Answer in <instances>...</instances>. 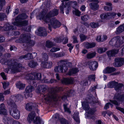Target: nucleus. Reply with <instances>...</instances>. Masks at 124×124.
Listing matches in <instances>:
<instances>
[{"mask_svg": "<svg viewBox=\"0 0 124 124\" xmlns=\"http://www.w3.org/2000/svg\"><path fill=\"white\" fill-rule=\"evenodd\" d=\"M33 107V104L31 103H29L26 104L25 109L28 111H30L31 110Z\"/></svg>", "mask_w": 124, "mask_h": 124, "instance_id": "obj_32", "label": "nucleus"}, {"mask_svg": "<svg viewBox=\"0 0 124 124\" xmlns=\"http://www.w3.org/2000/svg\"><path fill=\"white\" fill-rule=\"evenodd\" d=\"M68 105V104H63V107L65 111L69 113H71V111H70L69 108L67 107V106Z\"/></svg>", "mask_w": 124, "mask_h": 124, "instance_id": "obj_42", "label": "nucleus"}, {"mask_svg": "<svg viewBox=\"0 0 124 124\" xmlns=\"http://www.w3.org/2000/svg\"><path fill=\"white\" fill-rule=\"evenodd\" d=\"M63 90V89L61 87L52 88L47 95H44V99L46 101H51L53 100L56 101L58 97L56 93L59 91Z\"/></svg>", "mask_w": 124, "mask_h": 124, "instance_id": "obj_4", "label": "nucleus"}, {"mask_svg": "<svg viewBox=\"0 0 124 124\" xmlns=\"http://www.w3.org/2000/svg\"><path fill=\"white\" fill-rule=\"evenodd\" d=\"M98 2V1L96 0L94 2L91 4V7L92 9L94 10H96L98 8L99 6L97 4Z\"/></svg>", "mask_w": 124, "mask_h": 124, "instance_id": "obj_24", "label": "nucleus"}, {"mask_svg": "<svg viewBox=\"0 0 124 124\" xmlns=\"http://www.w3.org/2000/svg\"><path fill=\"white\" fill-rule=\"evenodd\" d=\"M0 62L2 64L5 63L6 64H8L9 68L11 70V72L13 73L20 71L24 69V67L22 66L21 64L17 63L16 62L12 63L11 61H8L7 62H5V60L3 59L0 60ZM9 69H5V71L7 73H8Z\"/></svg>", "mask_w": 124, "mask_h": 124, "instance_id": "obj_3", "label": "nucleus"}, {"mask_svg": "<svg viewBox=\"0 0 124 124\" xmlns=\"http://www.w3.org/2000/svg\"><path fill=\"white\" fill-rule=\"evenodd\" d=\"M124 63V59L123 58H116L115 59L114 65L116 67L122 66Z\"/></svg>", "mask_w": 124, "mask_h": 124, "instance_id": "obj_12", "label": "nucleus"}, {"mask_svg": "<svg viewBox=\"0 0 124 124\" xmlns=\"http://www.w3.org/2000/svg\"><path fill=\"white\" fill-rule=\"evenodd\" d=\"M114 99L119 102L124 101V94L120 95L119 93H116L114 95Z\"/></svg>", "mask_w": 124, "mask_h": 124, "instance_id": "obj_15", "label": "nucleus"}, {"mask_svg": "<svg viewBox=\"0 0 124 124\" xmlns=\"http://www.w3.org/2000/svg\"><path fill=\"white\" fill-rule=\"evenodd\" d=\"M82 104L83 106L84 109L86 110V112H87L88 114L93 115L95 112L96 110L95 108H90L88 107V106L87 104H86V106L87 107H86L85 106H84V105L83 104Z\"/></svg>", "mask_w": 124, "mask_h": 124, "instance_id": "obj_18", "label": "nucleus"}, {"mask_svg": "<svg viewBox=\"0 0 124 124\" xmlns=\"http://www.w3.org/2000/svg\"><path fill=\"white\" fill-rule=\"evenodd\" d=\"M108 13L106 14H101L100 16V18L102 19H108L109 16L107 15V14Z\"/></svg>", "mask_w": 124, "mask_h": 124, "instance_id": "obj_38", "label": "nucleus"}, {"mask_svg": "<svg viewBox=\"0 0 124 124\" xmlns=\"http://www.w3.org/2000/svg\"><path fill=\"white\" fill-rule=\"evenodd\" d=\"M88 64L89 68L92 70H95L98 66V63L95 61L89 62L88 63Z\"/></svg>", "mask_w": 124, "mask_h": 124, "instance_id": "obj_14", "label": "nucleus"}, {"mask_svg": "<svg viewBox=\"0 0 124 124\" xmlns=\"http://www.w3.org/2000/svg\"><path fill=\"white\" fill-rule=\"evenodd\" d=\"M106 5L109 6V7L106 6L104 7V9L105 10L107 11L111 10L112 9V7H111L112 4L109 2H107L106 3Z\"/></svg>", "mask_w": 124, "mask_h": 124, "instance_id": "obj_30", "label": "nucleus"}, {"mask_svg": "<svg viewBox=\"0 0 124 124\" xmlns=\"http://www.w3.org/2000/svg\"><path fill=\"white\" fill-rule=\"evenodd\" d=\"M23 96L20 94H18L17 95H14L11 96L10 97L9 99L7 101V103L9 101H11V102H14V103H15V102L16 101L17 99L19 100H21L23 98Z\"/></svg>", "mask_w": 124, "mask_h": 124, "instance_id": "obj_10", "label": "nucleus"}, {"mask_svg": "<svg viewBox=\"0 0 124 124\" xmlns=\"http://www.w3.org/2000/svg\"><path fill=\"white\" fill-rule=\"evenodd\" d=\"M107 15L109 16V17H113V18L116 17V14L115 13H108L107 14Z\"/></svg>", "mask_w": 124, "mask_h": 124, "instance_id": "obj_45", "label": "nucleus"}, {"mask_svg": "<svg viewBox=\"0 0 124 124\" xmlns=\"http://www.w3.org/2000/svg\"><path fill=\"white\" fill-rule=\"evenodd\" d=\"M39 33L40 36H46L47 35V33L45 30L44 29L41 31L40 32L39 31Z\"/></svg>", "mask_w": 124, "mask_h": 124, "instance_id": "obj_46", "label": "nucleus"}, {"mask_svg": "<svg viewBox=\"0 0 124 124\" xmlns=\"http://www.w3.org/2000/svg\"><path fill=\"white\" fill-rule=\"evenodd\" d=\"M10 93V89H9L8 90L4 91L3 94L4 95H7L9 94Z\"/></svg>", "mask_w": 124, "mask_h": 124, "instance_id": "obj_61", "label": "nucleus"}, {"mask_svg": "<svg viewBox=\"0 0 124 124\" xmlns=\"http://www.w3.org/2000/svg\"><path fill=\"white\" fill-rule=\"evenodd\" d=\"M73 81V78H63L61 82L62 84L67 85L72 83Z\"/></svg>", "mask_w": 124, "mask_h": 124, "instance_id": "obj_19", "label": "nucleus"}, {"mask_svg": "<svg viewBox=\"0 0 124 124\" xmlns=\"http://www.w3.org/2000/svg\"><path fill=\"white\" fill-rule=\"evenodd\" d=\"M96 52H93L88 54L87 55V57L88 58L91 59L94 57L96 55Z\"/></svg>", "mask_w": 124, "mask_h": 124, "instance_id": "obj_34", "label": "nucleus"}, {"mask_svg": "<svg viewBox=\"0 0 124 124\" xmlns=\"http://www.w3.org/2000/svg\"><path fill=\"white\" fill-rule=\"evenodd\" d=\"M52 63L51 62H45L42 63L41 66L44 68H50L52 66Z\"/></svg>", "mask_w": 124, "mask_h": 124, "instance_id": "obj_23", "label": "nucleus"}, {"mask_svg": "<svg viewBox=\"0 0 124 124\" xmlns=\"http://www.w3.org/2000/svg\"><path fill=\"white\" fill-rule=\"evenodd\" d=\"M53 118L56 121H58L59 119V115L58 114H56L53 116Z\"/></svg>", "mask_w": 124, "mask_h": 124, "instance_id": "obj_53", "label": "nucleus"}, {"mask_svg": "<svg viewBox=\"0 0 124 124\" xmlns=\"http://www.w3.org/2000/svg\"><path fill=\"white\" fill-rule=\"evenodd\" d=\"M16 85L17 87L19 89H23L25 87V85L20 81L16 84Z\"/></svg>", "mask_w": 124, "mask_h": 124, "instance_id": "obj_28", "label": "nucleus"}, {"mask_svg": "<svg viewBox=\"0 0 124 124\" xmlns=\"http://www.w3.org/2000/svg\"><path fill=\"white\" fill-rule=\"evenodd\" d=\"M60 120L62 124H69L67 121L63 118L61 119Z\"/></svg>", "mask_w": 124, "mask_h": 124, "instance_id": "obj_49", "label": "nucleus"}, {"mask_svg": "<svg viewBox=\"0 0 124 124\" xmlns=\"http://www.w3.org/2000/svg\"><path fill=\"white\" fill-rule=\"evenodd\" d=\"M42 57L43 59H44L45 60H47L48 59V56L46 54L44 53L42 54Z\"/></svg>", "mask_w": 124, "mask_h": 124, "instance_id": "obj_62", "label": "nucleus"}, {"mask_svg": "<svg viewBox=\"0 0 124 124\" xmlns=\"http://www.w3.org/2000/svg\"><path fill=\"white\" fill-rule=\"evenodd\" d=\"M90 25L92 28H96L99 26V24L98 23L93 22L90 23Z\"/></svg>", "mask_w": 124, "mask_h": 124, "instance_id": "obj_40", "label": "nucleus"}, {"mask_svg": "<svg viewBox=\"0 0 124 124\" xmlns=\"http://www.w3.org/2000/svg\"><path fill=\"white\" fill-rule=\"evenodd\" d=\"M59 50L60 48H59L53 47L50 50V51L52 52H54Z\"/></svg>", "mask_w": 124, "mask_h": 124, "instance_id": "obj_57", "label": "nucleus"}, {"mask_svg": "<svg viewBox=\"0 0 124 124\" xmlns=\"http://www.w3.org/2000/svg\"><path fill=\"white\" fill-rule=\"evenodd\" d=\"M107 86L108 88H112L115 86V88L117 92H119L124 86V85L122 83H118L117 82L113 81L109 82Z\"/></svg>", "mask_w": 124, "mask_h": 124, "instance_id": "obj_8", "label": "nucleus"}, {"mask_svg": "<svg viewBox=\"0 0 124 124\" xmlns=\"http://www.w3.org/2000/svg\"><path fill=\"white\" fill-rule=\"evenodd\" d=\"M106 50L105 48H100L98 49L97 51L99 53H101L105 52Z\"/></svg>", "mask_w": 124, "mask_h": 124, "instance_id": "obj_43", "label": "nucleus"}, {"mask_svg": "<svg viewBox=\"0 0 124 124\" xmlns=\"http://www.w3.org/2000/svg\"><path fill=\"white\" fill-rule=\"evenodd\" d=\"M39 79L40 80L42 83H50V80L46 79V78H39Z\"/></svg>", "mask_w": 124, "mask_h": 124, "instance_id": "obj_39", "label": "nucleus"}, {"mask_svg": "<svg viewBox=\"0 0 124 124\" xmlns=\"http://www.w3.org/2000/svg\"><path fill=\"white\" fill-rule=\"evenodd\" d=\"M3 88H4L5 89L9 85V83H7L6 82H4L3 83Z\"/></svg>", "mask_w": 124, "mask_h": 124, "instance_id": "obj_58", "label": "nucleus"}, {"mask_svg": "<svg viewBox=\"0 0 124 124\" xmlns=\"http://www.w3.org/2000/svg\"><path fill=\"white\" fill-rule=\"evenodd\" d=\"M96 40L98 42L101 41V36H98L96 38Z\"/></svg>", "mask_w": 124, "mask_h": 124, "instance_id": "obj_64", "label": "nucleus"}, {"mask_svg": "<svg viewBox=\"0 0 124 124\" xmlns=\"http://www.w3.org/2000/svg\"><path fill=\"white\" fill-rule=\"evenodd\" d=\"M80 84L83 86H86L88 85V82L86 80H84L80 82Z\"/></svg>", "mask_w": 124, "mask_h": 124, "instance_id": "obj_50", "label": "nucleus"}, {"mask_svg": "<svg viewBox=\"0 0 124 124\" xmlns=\"http://www.w3.org/2000/svg\"><path fill=\"white\" fill-rule=\"evenodd\" d=\"M32 78H29L28 80V82H29V84H31V83H33V84H34V85H35L34 84H36V83L33 80L34 79V78H33V79Z\"/></svg>", "mask_w": 124, "mask_h": 124, "instance_id": "obj_54", "label": "nucleus"}, {"mask_svg": "<svg viewBox=\"0 0 124 124\" xmlns=\"http://www.w3.org/2000/svg\"><path fill=\"white\" fill-rule=\"evenodd\" d=\"M101 42L105 41L107 38V36L105 35L101 36Z\"/></svg>", "mask_w": 124, "mask_h": 124, "instance_id": "obj_55", "label": "nucleus"}, {"mask_svg": "<svg viewBox=\"0 0 124 124\" xmlns=\"http://www.w3.org/2000/svg\"><path fill=\"white\" fill-rule=\"evenodd\" d=\"M0 114L4 115H6L7 114V111L5 108V105L3 103L0 105Z\"/></svg>", "mask_w": 124, "mask_h": 124, "instance_id": "obj_21", "label": "nucleus"}, {"mask_svg": "<svg viewBox=\"0 0 124 124\" xmlns=\"http://www.w3.org/2000/svg\"><path fill=\"white\" fill-rule=\"evenodd\" d=\"M116 108L118 110H119L121 111L124 114V109L123 108H121L118 106H116Z\"/></svg>", "mask_w": 124, "mask_h": 124, "instance_id": "obj_63", "label": "nucleus"}, {"mask_svg": "<svg viewBox=\"0 0 124 124\" xmlns=\"http://www.w3.org/2000/svg\"><path fill=\"white\" fill-rule=\"evenodd\" d=\"M74 91L73 90H70V91H67L66 93L68 97H69L73 96Z\"/></svg>", "mask_w": 124, "mask_h": 124, "instance_id": "obj_37", "label": "nucleus"}, {"mask_svg": "<svg viewBox=\"0 0 124 124\" xmlns=\"http://www.w3.org/2000/svg\"><path fill=\"white\" fill-rule=\"evenodd\" d=\"M80 37L81 41H83L86 38V37L83 34H81L80 35Z\"/></svg>", "mask_w": 124, "mask_h": 124, "instance_id": "obj_56", "label": "nucleus"}, {"mask_svg": "<svg viewBox=\"0 0 124 124\" xmlns=\"http://www.w3.org/2000/svg\"><path fill=\"white\" fill-rule=\"evenodd\" d=\"M87 98L88 100V101L90 103L93 102V103H95L94 101L95 98L94 97L92 94L88 95L87 96Z\"/></svg>", "mask_w": 124, "mask_h": 124, "instance_id": "obj_29", "label": "nucleus"}, {"mask_svg": "<svg viewBox=\"0 0 124 124\" xmlns=\"http://www.w3.org/2000/svg\"><path fill=\"white\" fill-rule=\"evenodd\" d=\"M97 87L96 86H95L93 87H90L89 91L90 92L94 91L95 90L96 88Z\"/></svg>", "mask_w": 124, "mask_h": 124, "instance_id": "obj_60", "label": "nucleus"}, {"mask_svg": "<svg viewBox=\"0 0 124 124\" xmlns=\"http://www.w3.org/2000/svg\"><path fill=\"white\" fill-rule=\"evenodd\" d=\"M25 42L27 43H29V44L31 46H33L34 45V42L32 40H30V37H28L27 38L26 40L25 41Z\"/></svg>", "mask_w": 124, "mask_h": 124, "instance_id": "obj_33", "label": "nucleus"}, {"mask_svg": "<svg viewBox=\"0 0 124 124\" xmlns=\"http://www.w3.org/2000/svg\"><path fill=\"white\" fill-rule=\"evenodd\" d=\"M109 101L111 103L117 106H119L120 104V103L115 100H110Z\"/></svg>", "mask_w": 124, "mask_h": 124, "instance_id": "obj_52", "label": "nucleus"}, {"mask_svg": "<svg viewBox=\"0 0 124 124\" xmlns=\"http://www.w3.org/2000/svg\"><path fill=\"white\" fill-rule=\"evenodd\" d=\"M5 16V15L4 13L0 14V20L3 21Z\"/></svg>", "mask_w": 124, "mask_h": 124, "instance_id": "obj_59", "label": "nucleus"}, {"mask_svg": "<svg viewBox=\"0 0 124 124\" xmlns=\"http://www.w3.org/2000/svg\"><path fill=\"white\" fill-rule=\"evenodd\" d=\"M45 12H42V16L40 18V20L42 19L46 23H48L49 29L51 31V27L54 28L59 27L61 26V24L59 22L54 18L50 19V17L52 16H57L58 14V11L57 9H53L49 13L45 14L43 17Z\"/></svg>", "mask_w": 124, "mask_h": 124, "instance_id": "obj_1", "label": "nucleus"}, {"mask_svg": "<svg viewBox=\"0 0 124 124\" xmlns=\"http://www.w3.org/2000/svg\"><path fill=\"white\" fill-rule=\"evenodd\" d=\"M37 55V54L35 52L33 53L32 54L28 53L25 55H23L20 57V59H24L26 60L35 58Z\"/></svg>", "mask_w": 124, "mask_h": 124, "instance_id": "obj_11", "label": "nucleus"}, {"mask_svg": "<svg viewBox=\"0 0 124 124\" xmlns=\"http://www.w3.org/2000/svg\"><path fill=\"white\" fill-rule=\"evenodd\" d=\"M79 113L78 112H75L73 115V118L77 123H79V118L78 117Z\"/></svg>", "mask_w": 124, "mask_h": 124, "instance_id": "obj_26", "label": "nucleus"}, {"mask_svg": "<svg viewBox=\"0 0 124 124\" xmlns=\"http://www.w3.org/2000/svg\"><path fill=\"white\" fill-rule=\"evenodd\" d=\"M27 17V16L25 14L19 15L16 19V21L14 23V25L19 27L27 25L28 23L27 21H22L21 19L26 18Z\"/></svg>", "mask_w": 124, "mask_h": 124, "instance_id": "obj_7", "label": "nucleus"}, {"mask_svg": "<svg viewBox=\"0 0 124 124\" xmlns=\"http://www.w3.org/2000/svg\"><path fill=\"white\" fill-rule=\"evenodd\" d=\"M27 77L29 78H41L42 74L40 73H37L34 72L27 75Z\"/></svg>", "mask_w": 124, "mask_h": 124, "instance_id": "obj_20", "label": "nucleus"}, {"mask_svg": "<svg viewBox=\"0 0 124 124\" xmlns=\"http://www.w3.org/2000/svg\"><path fill=\"white\" fill-rule=\"evenodd\" d=\"M85 47L87 48H93L94 47L96 44L95 43H89L88 42L85 43Z\"/></svg>", "mask_w": 124, "mask_h": 124, "instance_id": "obj_27", "label": "nucleus"}, {"mask_svg": "<svg viewBox=\"0 0 124 124\" xmlns=\"http://www.w3.org/2000/svg\"><path fill=\"white\" fill-rule=\"evenodd\" d=\"M81 18L83 21H86L89 19V17L88 15H85L83 16H82L81 17Z\"/></svg>", "mask_w": 124, "mask_h": 124, "instance_id": "obj_48", "label": "nucleus"}, {"mask_svg": "<svg viewBox=\"0 0 124 124\" xmlns=\"http://www.w3.org/2000/svg\"><path fill=\"white\" fill-rule=\"evenodd\" d=\"M124 37H120L117 36L112 39L110 41V44L111 45H114L116 50H113L107 52V54L109 57L113 56L116 54L118 52L119 50L123 45V41Z\"/></svg>", "mask_w": 124, "mask_h": 124, "instance_id": "obj_2", "label": "nucleus"}, {"mask_svg": "<svg viewBox=\"0 0 124 124\" xmlns=\"http://www.w3.org/2000/svg\"><path fill=\"white\" fill-rule=\"evenodd\" d=\"M73 13L75 14L76 15L78 16H80V12L79 11L76 9H75V10H73Z\"/></svg>", "mask_w": 124, "mask_h": 124, "instance_id": "obj_44", "label": "nucleus"}, {"mask_svg": "<svg viewBox=\"0 0 124 124\" xmlns=\"http://www.w3.org/2000/svg\"><path fill=\"white\" fill-rule=\"evenodd\" d=\"M34 90V87L32 86H27L26 88V93L24 94L25 97L26 98L31 97L32 96L31 92Z\"/></svg>", "mask_w": 124, "mask_h": 124, "instance_id": "obj_9", "label": "nucleus"}, {"mask_svg": "<svg viewBox=\"0 0 124 124\" xmlns=\"http://www.w3.org/2000/svg\"><path fill=\"white\" fill-rule=\"evenodd\" d=\"M35 116L36 114L35 112H32L29 114L27 117V120L29 123H30L32 121H33Z\"/></svg>", "mask_w": 124, "mask_h": 124, "instance_id": "obj_17", "label": "nucleus"}, {"mask_svg": "<svg viewBox=\"0 0 124 124\" xmlns=\"http://www.w3.org/2000/svg\"><path fill=\"white\" fill-rule=\"evenodd\" d=\"M79 71L78 70L77 68H73L69 71L67 75H71L76 74Z\"/></svg>", "mask_w": 124, "mask_h": 124, "instance_id": "obj_25", "label": "nucleus"}, {"mask_svg": "<svg viewBox=\"0 0 124 124\" xmlns=\"http://www.w3.org/2000/svg\"><path fill=\"white\" fill-rule=\"evenodd\" d=\"M61 65L56 67L54 70L56 72H65L68 70V67H70L72 65L71 63L68 62L64 61H62L60 62Z\"/></svg>", "mask_w": 124, "mask_h": 124, "instance_id": "obj_6", "label": "nucleus"}, {"mask_svg": "<svg viewBox=\"0 0 124 124\" xmlns=\"http://www.w3.org/2000/svg\"><path fill=\"white\" fill-rule=\"evenodd\" d=\"M52 43L49 41H47L46 42V46L48 48H50L53 46Z\"/></svg>", "mask_w": 124, "mask_h": 124, "instance_id": "obj_41", "label": "nucleus"}, {"mask_svg": "<svg viewBox=\"0 0 124 124\" xmlns=\"http://www.w3.org/2000/svg\"><path fill=\"white\" fill-rule=\"evenodd\" d=\"M11 101L8 102L7 104L11 107V110H9L10 114L13 117L16 119H19L20 118V112L17 109V106L14 102H11Z\"/></svg>", "mask_w": 124, "mask_h": 124, "instance_id": "obj_5", "label": "nucleus"}, {"mask_svg": "<svg viewBox=\"0 0 124 124\" xmlns=\"http://www.w3.org/2000/svg\"><path fill=\"white\" fill-rule=\"evenodd\" d=\"M48 88V87L45 85H39L38 86L36 91V92L38 93H40L41 91L44 93L45 92Z\"/></svg>", "mask_w": 124, "mask_h": 124, "instance_id": "obj_13", "label": "nucleus"}, {"mask_svg": "<svg viewBox=\"0 0 124 124\" xmlns=\"http://www.w3.org/2000/svg\"><path fill=\"white\" fill-rule=\"evenodd\" d=\"M38 65L37 63L33 61L31 62L28 64L29 66L33 68L35 67Z\"/></svg>", "mask_w": 124, "mask_h": 124, "instance_id": "obj_36", "label": "nucleus"}, {"mask_svg": "<svg viewBox=\"0 0 124 124\" xmlns=\"http://www.w3.org/2000/svg\"><path fill=\"white\" fill-rule=\"evenodd\" d=\"M115 70L113 67H107L103 70V72L104 73H109L114 71Z\"/></svg>", "mask_w": 124, "mask_h": 124, "instance_id": "obj_22", "label": "nucleus"}, {"mask_svg": "<svg viewBox=\"0 0 124 124\" xmlns=\"http://www.w3.org/2000/svg\"><path fill=\"white\" fill-rule=\"evenodd\" d=\"M51 55L52 57H58L62 56V55L60 53H58V54L53 53Z\"/></svg>", "mask_w": 124, "mask_h": 124, "instance_id": "obj_51", "label": "nucleus"}, {"mask_svg": "<svg viewBox=\"0 0 124 124\" xmlns=\"http://www.w3.org/2000/svg\"><path fill=\"white\" fill-rule=\"evenodd\" d=\"M124 31V23L118 27L116 30L117 33H120Z\"/></svg>", "mask_w": 124, "mask_h": 124, "instance_id": "obj_31", "label": "nucleus"}, {"mask_svg": "<svg viewBox=\"0 0 124 124\" xmlns=\"http://www.w3.org/2000/svg\"><path fill=\"white\" fill-rule=\"evenodd\" d=\"M33 122L35 124L40 123L41 124H43V122L42 123V122H41V120L39 117H36L35 119H34L33 120Z\"/></svg>", "mask_w": 124, "mask_h": 124, "instance_id": "obj_35", "label": "nucleus"}, {"mask_svg": "<svg viewBox=\"0 0 124 124\" xmlns=\"http://www.w3.org/2000/svg\"><path fill=\"white\" fill-rule=\"evenodd\" d=\"M13 121V119L11 117L4 116L3 118V121L6 124H11Z\"/></svg>", "mask_w": 124, "mask_h": 124, "instance_id": "obj_16", "label": "nucleus"}, {"mask_svg": "<svg viewBox=\"0 0 124 124\" xmlns=\"http://www.w3.org/2000/svg\"><path fill=\"white\" fill-rule=\"evenodd\" d=\"M109 105L111 106V108H112L113 106V105L111 104L110 102H108L105 105L104 107V108L106 110L108 108H109Z\"/></svg>", "mask_w": 124, "mask_h": 124, "instance_id": "obj_47", "label": "nucleus"}]
</instances>
